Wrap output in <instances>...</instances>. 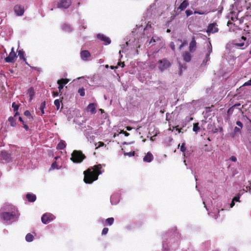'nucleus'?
<instances>
[{
	"mask_svg": "<svg viewBox=\"0 0 251 251\" xmlns=\"http://www.w3.org/2000/svg\"><path fill=\"white\" fill-rule=\"evenodd\" d=\"M194 13L195 14H198L199 15H203V14H205L206 13H205V12L200 11H195Z\"/></svg>",
	"mask_w": 251,
	"mask_h": 251,
	"instance_id": "45",
	"label": "nucleus"
},
{
	"mask_svg": "<svg viewBox=\"0 0 251 251\" xmlns=\"http://www.w3.org/2000/svg\"><path fill=\"white\" fill-rule=\"evenodd\" d=\"M246 189H247V190H250L251 188V187H248V186H247V187H246Z\"/></svg>",
	"mask_w": 251,
	"mask_h": 251,
	"instance_id": "63",
	"label": "nucleus"
},
{
	"mask_svg": "<svg viewBox=\"0 0 251 251\" xmlns=\"http://www.w3.org/2000/svg\"><path fill=\"white\" fill-rule=\"evenodd\" d=\"M240 105V103H236L234 105H233L232 106H233V107H237V106H239Z\"/></svg>",
	"mask_w": 251,
	"mask_h": 251,
	"instance_id": "59",
	"label": "nucleus"
},
{
	"mask_svg": "<svg viewBox=\"0 0 251 251\" xmlns=\"http://www.w3.org/2000/svg\"><path fill=\"white\" fill-rule=\"evenodd\" d=\"M145 157H153V155L151 152H148Z\"/></svg>",
	"mask_w": 251,
	"mask_h": 251,
	"instance_id": "50",
	"label": "nucleus"
},
{
	"mask_svg": "<svg viewBox=\"0 0 251 251\" xmlns=\"http://www.w3.org/2000/svg\"><path fill=\"white\" fill-rule=\"evenodd\" d=\"M118 65L123 68L125 66V63L124 62L120 61L118 63Z\"/></svg>",
	"mask_w": 251,
	"mask_h": 251,
	"instance_id": "47",
	"label": "nucleus"
},
{
	"mask_svg": "<svg viewBox=\"0 0 251 251\" xmlns=\"http://www.w3.org/2000/svg\"><path fill=\"white\" fill-rule=\"evenodd\" d=\"M66 146L65 142L63 140H61L57 145V149L59 150H63L65 148Z\"/></svg>",
	"mask_w": 251,
	"mask_h": 251,
	"instance_id": "21",
	"label": "nucleus"
},
{
	"mask_svg": "<svg viewBox=\"0 0 251 251\" xmlns=\"http://www.w3.org/2000/svg\"><path fill=\"white\" fill-rule=\"evenodd\" d=\"M45 107H46V101L44 100L41 103L40 106L39 107V109L41 110V113L40 114L41 115H43V114H44V113H45L44 109H45Z\"/></svg>",
	"mask_w": 251,
	"mask_h": 251,
	"instance_id": "23",
	"label": "nucleus"
},
{
	"mask_svg": "<svg viewBox=\"0 0 251 251\" xmlns=\"http://www.w3.org/2000/svg\"><path fill=\"white\" fill-rule=\"evenodd\" d=\"M16 57V53L14 50V48H12L8 56L5 58V61L7 63H14Z\"/></svg>",
	"mask_w": 251,
	"mask_h": 251,
	"instance_id": "7",
	"label": "nucleus"
},
{
	"mask_svg": "<svg viewBox=\"0 0 251 251\" xmlns=\"http://www.w3.org/2000/svg\"><path fill=\"white\" fill-rule=\"evenodd\" d=\"M246 40V37L242 36L241 37V39L240 40L239 43H234V45L236 47H242L245 45V41Z\"/></svg>",
	"mask_w": 251,
	"mask_h": 251,
	"instance_id": "18",
	"label": "nucleus"
},
{
	"mask_svg": "<svg viewBox=\"0 0 251 251\" xmlns=\"http://www.w3.org/2000/svg\"><path fill=\"white\" fill-rule=\"evenodd\" d=\"M219 28H218V25L216 23L214 22L213 23L209 24L208 25L206 32L209 34L210 33L213 34L218 32Z\"/></svg>",
	"mask_w": 251,
	"mask_h": 251,
	"instance_id": "4",
	"label": "nucleus"
},
{
	"mask_svg": "<svg viewBox=\"0 0 251 251\" xmlns=\"http://www.w3.org/2000/svg\"><path fill=\"white\" fill-rule=\"evenodd\" d=\"M173 128H175L176 130L178 131V133H183V131H182V128H179L178 126L173 127Z\"/></svg>",
	"mask_w": 251,
	"mask_h": 251,
	"instance_id": "38",
	"label": "nucleus"
},
{
	"mask_svg": "<svg viewBox=\"0 0 251 251\" xmlns=\"http://www.w3.org/2000/svg\"><path fill=\"white\" fill-rule=\"evenodd\" d=\"M24 125V128L27 131L28 129H29V127H28V126L25 124V123L24 124H23Z\"/></svg>",
	"mask_w": 251,
	"mask_h": 251,
	"instance_id": "51",
	"label": "nucleus"
},
{
	"mask_svg": "<svg viewBox=\"0 0 251 251\" xmlns=\"http://www.w3.org/2000/svg\"><path fill=\"white\" fill-rule=\"evenodd\" d=\"M24 115L29 119H33L30 112L28 110H26L25 111Z\"/></svg>",
	"mask_w": 251,
	"mask_h": 251,
	"instance_id": "33",
	"label": "nucleus"
},
{
	"mask_svg": "<svg viewBox=\"0 0 251 251\" xmlns=\"http://www.w3.org/2000/svg\"><path fill=\"white\" fill-rule=\"evenodd\" d=\"M185 42L182 43L179 47V49L180 50L185 45Z\"/></svg>",
	"mask_w": 251,
	"mask_h": 251,
	"instance_id": "52",
	"label": "nucleus"
},
{
	"mask_svg": "<svg viewBox=\"0 0 251 251\" xmlns=\"http://www.w3.org/2000/svg\"><path fill=\"white\" fill-rule=\"evenodd\" d=\"M61 168V166H59V167H57L56 166V162H54L53 163H52V164H51V168L50 169H54L55 168H56L57 169H59Z\"/></svg>",
	"mask_w": 251,
	"mask_h": 251,
	"instance_id": "36",
	"label": "nucleus"
},
{
	"mask_svg": "<svg viewBox=\"0 0 251 251\" xmlns=\"http://www.w3.org/2000/svg\"><path fill=\"white\" fill-rule=\"evenodd\" d=\"M170 47L173 51L175 50V45L174 42H171L170 44Z\"/></svg>",
	"mask_w": 251,
	"mask_h": 251,
	"instance_id": "41",
	"label": "nucleus"
},
{
	"mask_svg": "<svg viewBox=\"0 0 251 251\" xmlns=\"http://www.w3.org/2000/svg\"><path fill=\"white\" fill-rule=\"evenodd\" d=\"M96 106L97 104L96 103H91L87 106V110L88 111L90 112L91 114H95L97 112Z\"/></svg>",
	"mask_w": 251,
	"mask_h": 251,
	"instance_id": "14",
	"label": "nucleus"
},
{
	"mask_svg": "<svg viewBox=\"0 0 251 251\" xmlns=\"http://www.w3.org/2000/svg\"><path fill=\"white\" fill-rule=\"evenodd\" d=\"M236 125L239 126V127L242 128L243 127V123L239 121H237L236 123Z\"/></svg>",
	"mask_w": 251,
	"mask_h": 251,
	"instance_id": "37",
	"label": "nucleus"
},
{
	"mask_svg": "<svg viewBox=\"0 0 251 251\" xmlns=\"http://www.w3.org/2000/svg\"><path fill=\"white\" fill-rule=\"evenodd\" d=\"M14 12L17 16H22L25 12L24 6L21 5H16L14 8Z\"/></svg>",
	"mask_w": 251,
	"mask_h": 251,
	"instance_id": "8",
	"label": "nucleus"
},
{
	"mask_svg": "<svg viewBox=\"0 0 251 251\" xmlns=\"http://www.w3.org/2000/svg\"><path fill=\"white\" fill-rule=\"evenodd\" d=\"M251 85V79L244 83L243 86H250Z\"/></svg>",
	"mask_w": 251,
	"mask_h": 251,
	"instance_id": "44",
	"label": "nucleus"
},
{
	"mask_svg": "<svg viewBox=\"0 0 251 251\" xmlns=\"http://www.w3.org/2000/svg\"><path fill=\"white\" fill-rule=\"evenodd\" d=\"M126 129L127 130L130 131V130H131L132 129V128L131 127H130V126H128L126 127Z\"/></svg>",
	"mask_w": 251,
	"mask_h": 251,
	"instance_id": "57",
	"label": "nucleus"
},
{
	"mask_svg": "<svg viewBox=\"0 0 251 251\" xmlns=\"http://www.w3.org/2000/svg\"><path fill=\"white\" fill-rule=\"evenodd\" d=\"M209 56H210L209 53H207L206 55L205 58V59L203 60V62L205 61L206 62L208 61H209V59H210Z\"/></svg>",
	"mask_w": 251,
	"mask_h": 251,
	"instance_id": "42",
	"label": "nucleus"
},
{
	"mask_svg": "<svg viewBox=\"0 0 251 251\" xmlns=\"http://www.w3.org/2000/svg\"><path fill=\"white\" fill-rule=\"evenodd\" d=\"M71 160L74 162V163H80L82 161L83 159L84 158H70Z\"/></svg>",
	"mask_w": 251,
	"mask_h": 251,
	"instance_id": "25",
	"label": "nucleus"
},
{
	"mask_svg": "<svg viewBox=\"0 0 251 251\" xmlns=\"http://www.w3.org/2000/svg\"><path fill=\"white\" fill-rule=\"evenodd\" d=\"M234 201H232L231 203H230V207H232L234 205Z\"/></svg>",
	"mask_w": 251,
	"mask_h": 251,
	"instance_id": "60",
	"label": "nucleus"
},
{
	"mask_svg": "<svg viewBox=\"0 0 251 251\" xmlns=\"http://www.w3.org/2000/svg\"><path fill=\"white\" fill-rule=\"evenodd\" d=\"M0 218L1 220L5 223H10L16 220L17 217L15 214L9 212H2L0 214Z\"/></svg>",
	"mask_w": 251,
	"mask_h": 251,
	"instance_id": "2",
	"label": "nucleus"
},
{
	"mask_svg": "<svg viewBox=\"0 0 251 251\" xmlns=\"http://www.w3.org/2000/svg\"><path fill=\"white\" fill-rule=\"evenodd\" d=\"M231 160L233 162L236 161L237 159L236 158H230Z\"/></svg>",
	"mask_w": 251,
	"mask_h": 251,
	"instance_id": "61",
	"label": "nucleus"
},
{
	"mask_svg": "<svg viewBox=\"0 0 251 251\" xmlns=\"http://www.w3.org/2000/svg\"><path fill=\"white\" fill-rule=\"evenodd\" d=\"M106 222L109 225H111L114 222V218H109L106 220Z\"/></svg>",
	"mask_w": 251,
	"mask_h": 251,
	"instance_id": "32",
	"label": "nucleus"
},
{
	"mask_svg": "<svg viewBox=\"0 0 251 251\" xmlns=\"http://www.w3.org/2000/svg\"><path fill=\"white\" fill-rule=\"evenodd\" d=\"M101 165H95L84 172V181L86 183H92L98 178V176L101 174L100 169Z\"/></svg>",
	"mask_w": 251,
	"mask_h": 251,
	"instance_id": "1",
	"label": "nucleus"
},
{
	"mask_svg": "<svg viewBox=\"0 0 251 251\" xmlns=\"http://www.w3.org/2000/svg\"><path fill=\"white\" fill-rule=\"evenodd\" d=\"M233 112V106H231L228 109V110L227 111V114L229 116V117H230L232 114Z\"/></svg>",
	"mask_w": 251,
	"mask_h": 251,
	"instance_id": "35",
	"label": "nucleus"
},
{
	"mask_svg": "<svg viewBox=\"0 0 251 251\" xmlns=\"http://www.w3.org/2000/svg\"><path fill=\"white\" fill-rule=\"evenodd\" d=\"M18 115H19V113L17 111L15 113V114H14V116H13V117H15V118H16V117Z\"/></svg>",
	"mask_w": 251,
	"mask_h": 251,
	"instance_id": "56",
	"label": "nucleus"
},
{
	"mask_svg": "<svg viewBox=\"0 0 251 251\" xmlns=\"http://www.w3.org/2000/svg\"><path fill=\"white\" fill-rule=\"evenodd\" d=\"M18 56L20 59H22L24 61H25L26 59L24 57V51L23 50H19L18 51Z\"/></svg>",
	"mask_w": 251,
	"mask_h": 251,
	"instance_id": "24",
	"label": "nucleus"
},
{
	"mask_svg": "<svg viewBox=\"0 0 251 251\" xmlns=\"http://www.w3.org/2000/svg\"><path fill=\"white\" fill-rule=\"evenodd\" d=\"M91 56L90 52L87 50H84L80 52V56L81 59L84 61L88 60V58Z\"/></svg>",
	"mask_w": 251,
	"mask_h": 251,
	"instance_id": "13",
	"label": "nucleus"
},
{
	"mask_svg": "<svg viewBox=\"0 0 251 251\" xmlns=\"http://www.w3.org/2000/svg\"><path fill=\"white\" fill-rule=\"evenodd\" d=\"M97 38L101 41L104 42L106 44H109L111 43L110 38L102 34H98Z\"/></svg>",
	"mask_w": 251,
	"mask_h": 251,
	"instance_id": "11",
	"label": "nucleus"
},
{
	"mask_svg": "<svg viewBox=\"0 0 251 251\" xmlns=\"http://www.w3.org/2000/svg\"><path fill=\"white\" fill-rule=\"evenodd\" d=\"M197 43L195 40V38L193 36L192 40L189 44V50L190 52H194L196 48Z\"/></svg>",
	"mask_w": 251,
	"mask_h": 251,
	"instance_id": "12",
	"label": "nucleus"
},
{
	"mask_svg": "<svg viewBox=\"0 0 251 251\" xmlns=\"http://www.w3.org/2000/svg\"><path fill=\"white\" fill-rule=\"evenodd\" d=\"M155 40L153 38V37H152V38L151 39V40H150V42H149V44H151V43H155Z\"/></svg>",
	"mask_w": 251,
	"mask_h": 251,
	"instance_id": "53",
	"label": "nucleus"
},
{
	"mask_svg": "<svg viewBox=\"0 0 251 251\" xmlns=\"http://www.w3.org/2000/svg\"><path fill=\"white\" fill-rule=\"evenodd\" d=\"M250 0L249 4H250V6L251 7V0Z\"/></svg>",
	"mask_w": 251,
	"mask_h": 251,
	"instance_id": "64",
	"label": "nucleus"
},
{
	"mask_svg": "<svg viewBox=\"0 0 251 251\" xmlns=\"http://www.w3.org/2000/svg\"><path fill=\"white\" fill-rule=\"evenodd\" d=\"M12 107L13 108V110L14 111H17L19 109V105L16 104L15 102H13L12 104Z\"/></svg>",
	"mask_w": 251,
	"mask_h": 251,
	"instance_id": "34",
	"label": "nucleus"
},
{
	"mask_svg": "<svg viewBox=\"0 0 251 251\" xmlns=\"http://www.w3.org/2000/svg\"><path fill=\"white\" fill-rule=\"evenodd\" d=\"M19 121H20V122H21L23 124H24V123H25V122H24V121L23 120V119H22V117H19Z\"/></svg>",
	"mask_w": 251,
	"mask_h": 251,
	"instance_id": "58",
	"label": "nucleus"
},
{
	"mask_svg": "<svg viewBox=\"0 0 251 251\" xmlns=\"http://www.w3.org/2000/svg\"><path fill=\"white\" fill-rule=\"evenodd\" d=\"M98 144V148L103 146L104 145V143H103L102 142H99Z\"/></svg>",
	"mask_w": 251,
	"mask_h": 251,
	"instance_id": "49",
	"label": "nucleus"
},
{
	"mask_svg": "<svg viewBox=\"0 0 251 251\" xmlns=\"http://www.w3.org/2000/svg\"><path fill=\"white\" fill-rule=\"evenodd\" d=\"M185 13L186 14L187 17H188L193 14V12L191 10H187L185 11Z\"/></svg>",
	"mask_w": 251,
	"mask_h": 251,
	"instance_id": "39",
	"label": "nucleus"
},
{
	"mask_svg": "<svg viewBox=\"0 0 251 251\" xmlns=\"http://www.w3.org/2000/svg\"><path fill=\"white\" fill-rule=\"evenodd\" d=\"M231 20L232 21H235L236 20H237V18L236 17V16H234V17H231Z\"/></svg>",
	"mask_w": 251,
	"mask_h": 251,
	"instance_id": "55",
	"label": "nucleus"
},
{
	"mask_svg": "<svg viewBox=\"0 0 251 251\" xmlns=\"http://www.w3.org/2000/svg\"><path fill=\"white\" fill-rule=\"evenodd\" d=\"M78 93L79 94L80 96L81 97H83L85 96V89L83 87H81L79 88L78 90Z\"/></svg>",
	"mask_w": 251,
	"mask_h": 251,
	"instance_id": "30",
	"label": "nucleus"
},
{
	"mask_svg": "<svg viewBox=\"0 0 251 251\" xmlns=\"http://www.w3.org/2000/svg\"><path fill=\"white\" fill-rule=\"evenodd\" d=\"M62 100H60L59 99H56L54 101V104L55 105L56 107V109L58 110L60 108V104Z\"/></svg>",
	"mask_w": 251,
	"mask_h": 251,
	"instance_id": "29",
	"label": "nucleus"
},
{
	"mask_svg": "<svg viewBox=\"0 0 251 251\" xmlns=\"http://www.w3.org/2000/svg\"><path fill=\"white\" fill-rule=\"evenodd\" d=\"M72 4L71 0H60L58 2L57 7L59 8H68Z\"/></svg>",
	"mask_w": 251,
	"mask_h": 251,
	"instance_id": "5",
	"label": "nucleus"
},
{
	"mask_svg": "<svg viewBox=\"0 0 251 251\" xmlns=\"http://www.w3.org/2000/svg\"><path fill=\"white\" fill-rule=\"evenodd\" d=\"M27 93L30 97V100H31L35 95L34 88L32 87H30L28 90Z\"/></svg>",
	"mask_w": 251,
	"mask_h": 251,
	"instance_id": "22",
	"label": "nucleus"
},
{
	"mask_svg": "<svg viewBox=\"0 0 251 251\" xmlns=\"http://www.w3.org/2000/svg\"><path fill=\"white\" fill-rule=\"evenodd\" d=\"M178 149H180V151L183 152V155L184 157H186V156H190L191 155L190 153L189 152L188 150L185 147V143H182L181 145L179 144Z\"/></svg>",
	"mask_w": 251,
	"mask_h": 251,
	"instance_id": "10",
	"label": "nucleus"
},
{
	"mask_svg": "<svg viewBox=\"0 0 251 251\" xmlns=\"http://www.w3.org/2000/svg\"><path fill=\"white\" fill-rule=\"evenodd\" d=\"M108 231V228L107 227H105L102 229L101 234L102 235H105L107 234V232Z\"/></svg>",
	"mask_w": 251,
	"mask_h": 251,
	"instance_id": "40",
	"label": "nucleus"
},
{
	"mask_svg": "<svg viewBox=\"0 0 251 251\" xmlns=\"http://www.w3.org/2000/svg\"><path fill=\"white\" fill-rule=\"evenodd\" d=\"M158 68L160 71L163 72L171 66V63L166 58L158 60L157 62Z\"/></svg>",
	"mask_w": 251,
	"mask_h": 251,
	"instance_id": "3",
	"label": "nucleus"
},
{
	"mask_svg": "<svg viewBox=\"0 0 251 251\" xmlns=\"http://www.w3.org/2000/svg\"><path fill=\"white\" fill-rule=\"evenodd\" d=\"M8 121L10 122V126H16V118L13 117H9L8 119Z\"/></svg>",
	"mask_w": 251,
	"mask_h": 251,
	"instance_id": "20",
	"label": "nucleus"
},
{
	"mask_svg": "<svg viewBox=\"0 0 251 251\" xmlns=\"http://www.w3.org/2000/svg\"><path fill=\"white\" fill-rule=\"evenodd\" d=\"M54 219V216L50 213L44 214L41 218L42 222L44 224H47L52 221Z\"/></svg>",
	"mask_w": 251,
	"mask_h": 251,
	"instance_id": "6",
	"label": "nucleus"
},
{
	"mask_svg": "<svg viewBox=\"0 0 251 251\" xmlns=\"http://www.w3.org/2000/svg\"><path fill=\"white\" fill-rule=\"evenodd\" d=\"M189 5V2L187 0H184L183 2L180 4L178 9H180V11H183L186 8V7Z\"/></svg>",
	"mask_w": 251,
	"mask_h": 251,
	"instance_id": "17",
	"label": "nucleus"
},
{
	"mask_svg": "<svg viewBox=\"0 0 251 251\" xmlns=\"http://www.w3.org/2000/svg\"><path fill=\"white\" fill-rule=\"evenodd\" d=\"M211 52H212V48H209L208 52L207 53H209V54H210Z\"/></svg>",
	"mask_w": 251,
	"mask_h": 251,
	"instance_id": "62",
	"label": "nucleus"
},
{
	"mask_svg": "<svg viewBox=\"0 0 251 251\" xmlns=\"http://www.w3.org/2000/svg\"><path fill=\"white\" fill-rule=\"evenodd\" d=\"M241 129H242L241 128H240L237 126H235L234 128V134L232 135V137H234V135L237 133H241Z\"/></svg>",
	"mask_w": 251,
	"mask_h": 251,
	"instance_id": "27",
	"label": "nucleus"
},
{
	"mask_svg": "<svg viewBox=\"0 0 251 251\" xmlns=\"http://www.w3.org/2000/svg\"><path fill=\"white\" fill-rule=\"evenodd\" d=\"M199 124L198 123H194L193 124V130L194 132H197L198 131L200 130V127L199 126Z\"/></svg>",
	"mask_w": 251,
	"mask_h": 251,
	"instance_id": "26",
	"label": "nucleus"
},
{
	"mask_svg": "<svg viewBox=\"0 0 251 251\" xmlns=\"http://www.w3.org/2000/svg\"><path fill=\"white\" fill-rule=\"evenodd\" d=\"M182 58L184 61L189 62L192 58V55L189 51H186L182 53Z\"/></svg>",
	"mask_w": 251,
	"mask_h": 251,
	"instance_id": "15",
	"label": "nucleus"
},
{
	"mask_svg": "<svg viewBox=\"0 0 251 251\" xmlns=\"http://www.w3.org/2000/svg\"><path fill=\"white\" fill-rule=\"evenodd\" d=\"M144 162H151L152 161V158H143Z\"/></svg>",
	"mask_w": 251,
	"mask_h": 251,
	"instance_id": "43",
	"label": "nucleus"
},
{
	"mask_svg": "<svg viewBox=\"0 0 251 251\" xmlns=\"http://www.w3.org/2000/svg\"><path fill=\"white\" fill-rule=\"evenodd\" d=\"M71 157H86L80 151L75 150L71 154Z\"/></svg>",
	"mask_w": 251,
	"mask_h": 251,
	"instance_id": "16",
	"label": "nucleus"
},
{
	"mask_svg": "<svg viewBox=\"0 0 251 251\" xmlns=\"http://www.w3.org/2000/svg\"><path fill=\"white\" fill-rule=\"evenodd\" d=\"M135 152L134 151H131L128 152H126L124 151V155L129 156V157L135 156Z\"/></svg>",
	"mask_w": 251,
	"mask_h": 251,
	"instance_id": "31",
	"label": "nucleus"
},
{
	"mask_svg": "<svg viewBox=\"0 0 251 251\" xmlns=\"http://www.w3.org/2000/svg\"><path fill=\"white\" fill-rule=\"evenodd\" d=\"M120 133L124 134L126 136H128L129 135V133L127 132L126 131H124V130H122L120 132Z\"/></svg>",
	"mask_w": 251,
	"mask_h": 251,
	"instance_id": "46",
	"label": "nucleus"
},
{
	"mask_svg": "<svg viewBox=\"0 0 251 251\" xmlns=\"http://www.w3.org/2000/svg\"><path fill=\"white\" fill-rule=\"evenodd\" d=\"M33 238L34 237L32 234L28 233L25 236V240L27 242H31Z\"/></svg>",
	"mask_w": 251,
	"mask_h": 251,
	"instance_id": "28",
	"label": "nucleus"
},
{
	"mask_svg": "<svg viewBox=\"0 0 251 251\" xmlns=\"http://www.w3.org/2000/svg\"><path fill=\"white\" fill-rule=\"evenodd\" d=\"M52 95L54 97H56L58 95V92H53Z\"/></svg>",
	"mask_w": 251,
	"mask_h": 251,
	"instance_id": "54",
	"label": "nucleus"
},
{
	"mask_svg": "<svg viewBox=\"0 0 251 251\" xmlns=\"http://www.w3.org/2000/svg\"><path fill=\"white\" fill-rule=\"evenodd\" d=\"M69 81L70 79L68 78H61L60 79L58 80L57 84L59 85L58 90L59 92H61L64 85L67 84L69 82Z\"/></svg>",
	"mask_w": 251,
	"mask_h": 251,
	"instance_id": "9",
	"label": "nucleus"
},
{
	"mask_svg": "<svg viewBox=\"0 0 251 251\" xmlns=\"http://www.w3.org/2000/svg\"><path fill=\"white\" fill-rule=\"evenodd\" d=\"M26 198L30 202H34L36 199V197L35 195L27 194L26 195Z\"/></svg>",
	"mask_w": 251,
	"mask_h": 251,
	"instance_id": "19",
	"label": "nucleus"
},
{
	"mask_svg": "<svg viewBox=\"0 0 251 251\" xmlns=\"http://www.w3.org/2000/svg\"><path fill=\"white\" fill-rule=\"evenodd\" d=\"M240 199V196L239 195H238L236 197H235L233 199V201H239V200Z\"/></svg>",
	"mask_w": 251,
	"mask_h": 251,
	"instance_id": "48",
	"label": "nucleus"
}]
</instances>
